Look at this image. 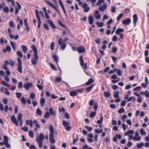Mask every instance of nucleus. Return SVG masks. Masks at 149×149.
Returning <instances> with one entry per match:
<instances>
[{
  "instance_id": "f257e3e1",
  "label": "nucleus",
  "mask_w": 149,
  "mask_h": 149,
  "mask_svg": "<svg viewBox=\"0 0 149 149\" xmlns=\"http://www.w3.org/2000/svg\"><path fill=\"white\" fill-rule=\"evenodd\" d=\"M31 48L34 52V58H32L31 60L32 63L33 65L36 64V63L38 61V55L37 49L34 45L31 46Z\"/></svg>"
},
{
  "instance_id": "f03ea898",
  "label": "nucleus",
  "mask_w": 149,
  "mask_h": 149,
  "mask_svg": "<svg viewBox=\"0 0 149 149\" xmlns=\"http://www.w3.org/2000/svg\"><path fill=\"white\" fill-rule=\"evenodd\" d=\"M49 129L50 132L49 134L50 141L51 143L53 144L55 142V140L54 138V131L53 126L52 125H50L49 126Z\"/></svg>"
},
{
  "instance_id": "7ed1b4c3",
  "label": "nucleus",
  "mask_w": 149,
  "mask_h": 149,
  "mask_svg": "<svg viewBox=\"0 0 149 149\" xmlns=\"http://www.w3.org/2000/svg\"><path fill=\"white\" fill-rule=\"evenodd\" d=\"M44 139V136L42 133H40L39 136L36 137V141L39 144V146L40 148H41L43 146L42 140Z\"/></svg>"
},
{
  "instance_id": "20e7f679",
  "label": "nucleus",
  "mask_w": 149,
  "mask_h": 149,
  "mask_svg": "<svg viewBox=\"0 0 149 149\" xmlns=\"http://www.w3.org/2000/svg\"><path fill=\"white\" fill-rule=\"evenodd\" d=\"M58 44L59 45H61L60 47L63 50H64L66 47L65 43L63 41L62 38H60L58 40Z\"/></svg>"
},
{
  "instance_id": "39448f33",
  "label": "nucleus",
  "mask_w": 149,
  "mask_h": 149,
  "mask_svg": "<svg viewBox=\"0 0 149 149\" xmlns=\"http://www.w3.org/2000/svg\"><path fill=\"white\" fill-rule=\"evenodd\" d=\"M17 61L18 63V66L17 70L20 73H22V63L21 60L19 58H17Z\"/></svg>"
},
{
  "instance_id": "423d86ee",
  "label": "nucleus",
  "mask_w": 149,
  "mask_h": 149,
  "mask_svg": "<svg viewBox=\"0 0 149 149\" xmlns=\"http://www.w3.org/2000/svg\"><path fill=\"white\" fill-rule=\"evenodd\" d=\"M45 1L48 5L55 9L58 13H59V12L58 9V6L57 5L55 6L54 4L47 1Z\"/></svg>"
},
{
  "instance_id": "0eeeda50",
  "label": "nucleus",
  "mask_w": 149,
  "mask_h": 149,
  "mask_svg": "<svg viewBox=\"0 0 149 149\" xmlns=\"http://www.w3.org/2000/svg\"><path fill=\"white\" fill-rule=\"evenodd\" d=\"M80 65L83 69L86 70L87 68V63H84V61L83 60V57L81 56L80 58Z\"/></svg>"
},
{
  "instance_id": "6e6552de",
  "label": "nucleus",
  "mask_w": 149,
  "mask_h": 149,
  "mask_svg": "<svg viewBox=\"0 0 149 149\" xmlns=\"http://www.w3.org/2000/svg\"><path fill=\"white\" fill-rule=\"evenodd\" d=\"M35 11L36 16L38 19V28H39L40 27L41 25V21L40 19V16H39V15L38 10L37 9H36Z\"/></svg>"
},
{
  "instance_id": "1a4fd4ad",
  "label": "nucleus",
  "mask_w": 149,
  "mask_h": 149,
  "mask_svg": "<svg viewBox=\"0 0 149 149\" xmlns=\"http://www.w3.org/2000/svg\"><path fill=\"white\" fill-rule=\"evenodd\" d=\"M88 6V4L86 3H84L82 5V7L84 9V11L85 13H87L89 10L90 7Z\"/></svg>"
},
{
  "instance_id": "9d476101",
  "label": "nucleus",
  "mask_w": 149,
  "mask_h": 149,
  "mask_svg": "<svg viewBox=\"0 0 149 149\" xmlns=\"http://www.w3.org/2000/svg\"><path fill=\"white\" fill-rule=\"evenodd\" d=\"M94 17L97 19H100L101 15L100 14V12L98 10H96L95 11Z\"/></svg>"
},
{
  "instance_id": "9b49d317",
  "label": "nucleus",
  "mask_w": 149,
  "mask_h": 149,
  "mask_svg": "<svg viewBox=\"0 0 149 149\" xmlns=\"http://www.w3.org/2000/svg\"><path fill=\"white\" fill-rule=\"evenodd\" d=\"M16 3L17 6H16L15 7V14H17L19 10L21 9V7L19 3L17 2H16Z\"/></svg>"
},
{
  "instance_id": "f8f14e48",
  "label": "nucleus",
  "mask_w": 149,
  "mask_h": 149,
  "mask_svg": "<svg viewBox=\"0 0 149 149\" xmlns=\"http://www.w3.org/2000/svg\"><path fill=\"white\" fill-rule=\"evenodd\" d=\"M11 119L12 122L15 124L17 126L18 125V123L15 116L14 115L12 116L11 117Z\"/></svg>"
},
{
  "instance_id": "ddd939ff",
  "label": "nucleus",
  "mask_w": 149,
  "mask_h": 149,
  "mask_svg": "<svg viewBox=\"0 0 149 149\" xmlns=\"http://www.w3.org/2000/svg\"><path fill=\"white\" fill-rule=\"evenodd\" d=\"M107 8V5L106 3L104 4L103 6H100L99 7V9L101 12H104Z\"/></svg>"
},
{
  "instance_id": "4468645a",
  "label": "nucleus",
  "mask_w": 149,
  "mask_h": 149,
  "mask_svg": "<svg viewBox=\"0 0 149 149\" xmlns=\"http://www.w3.org/2000/svg\"><path fill=\"white\" fill-rule=\"evenodd\" d=\"M32 86L31 83L26 82L24 84V87L26 89L29 90L30 87H32Z\"/></svg>"
},
{
  "instance_id": "2eb2a0df",
  "label": "nucleus",
  "mask_w": 149,
  "mask_h": 149,
  "mask_svg": "<svg viewBox=\"0 0 149 149\" xmlns=\"http://www.w3.org/2000/svg\"><path fill=\"white\" fill-rule=\"evenodd\" d=\"M133 19L134 26H135L138 19V18L136 14H135L133 15Z\"/></svg>"
},
{
  "instance_id": "dca6fc26",
  "label": "nucleus",
  "mask_w": 149,
  "mask_h": 149,
  "mask_svg": "<svg viewBox=\"0 0 149 149\" xmlns=\"http://www.w3.org/2000/svg\"><path fill=\"white\" fill-rule=\"evenodd\" d=\"M131 22V20L130 19L128 18L127 19L124 20L123 21V23L125 25H127L129 24Z\"/></svg>"
},
{
  "instance_id": "f3484780",
  "label": "nucleus",
  "mask_w": 149,
  "mask_h": 149,
  "mask_svg": "<svg viewBox=\"0 0 149 149\" xmlns=\"http://www.w3.org/2000/svg\"><path fill=\"white\" fill-rule=\"evenodd\" d=\"M47 22L50 24V25L52 28L54 29L56 28V27L55 26L53 22L52 21L49 20H47Z\"/></svg>"
},
{
  "instance_id": "a211bd4d",
  "label": "nucleus",
  "mask_w": 149,
  "mask_h": 149,
  "mask_svg": "<svg viewBox=\"0 0 149 149\" xmlns=\"http://www.w3.org/2000/svg\"><path fill=\"white\" fill-rule=\"evenodd\" d=\"M77 50L79 53H82L84 52L85 49L84 47H80L77 48Z\"/></svg>"
},
{
  "instance_id": "6ab92c4d",
  "label": "nucleus",
  "mask_w": 149,
  "mask_h": 149,
  "mask_svg": "<svg viewBox=\"0 0 149 149\" xmlns=\"http://www.w3.org/2000/svg\"><path fill=\"white\" fill-rule=\"evenodd\" d=\"M58 2H59V4H60V6L62 7V8L63 10V11L65 14H66V11H65V10L64 6V5H63V3H62V1L61 0H59V1H58Z\"/></svg>"
},
{
  "instance_id": "aec40b11",
  "label": "nucleus",
  "mask_w": 149,
  "mask_h": 149,
  "mask_svg": "<svg viewBox=\"0 0 149 149\" xmlns=\"http://www.w3.org/2000/svg\"><path fill=\"white\" fill-rule=\"evenodd\" d=\"M10 44L14 50L15 51L16 49V45L12 41H10Z\"/></svg>"
},
{
  "instance_id": "412c9836",
  "label": "nucleus",
  "mask_w": 149,
  "mask_h": 149,
  "mask_svg": "<svg viewBox=\"0 0 149 149\" xmlns=\"http://www.w3.org/2000/svg\"><path fill=\"white\" fill-rule=\"evenodd\" d=\"M124 31V29L123 28H118L116 30V32L117 34L119 35L121 32H123Z\"/></svg>"
},
{
  "instance_id": "4be33fe9",
  "label": "nucleus",
  "mask_w": 149,
  "mask_h": 149,
  "mask_svg": "<svg viewBox=\"0 0 149 149\" xmlns=\"http://www.w3.org/2000/svg\"><path fill=\"white\" fill-rule=\"evenodd\" d=\"M49 111L50 114L52 116H55L56 115L55 112L54 111L52 108H50L49 109Z\"/></svg>"
},
{
  "instance_id": "5701e85b",
  "label": "nucleus",
  "mask_w": 149,
  "mask_h": 149,
  "mask_svg": "<svg viewBox=\"0 0 149 149\" xmlns=\"http://www.w3.org/2000/svg\"><path fill=\"white\" fill-rule=\"evenodd\" d=\"M89 23L90 24H92L94 22V19L92 15H90L89 18Z\"/></svg>"
},
{
  "instance_id": "b1692460",
  "label": "nucleus",
  "mask_w": 149,
  "mask_h": 149,
  "mask_svg": "<svg viewBox=\"0 0 149 149\" xmlns=\"http://www.w3.org/2000/svg\"><path fill=\"white\" fill-rule=\"evenodd\" d=\"M77 92L76 91H72L70 92V95L71 96L74 97L75 96L77 95Z\"/></svg>"
},
{
  "instance_id": "393cba45",
  "label": "nucleus",
  "mask_w": 149,
  "mask_h": 149,
  "mask_svg": "<svg viewBox=\"0 0 149 149\" xmlns=\"http://www.w3.org/2000/svg\"><path fill=\"white\" fill-rule=\"evenodd\" d=\"M134 131L133 130H128L127 132H125V136H127L130 134H134Z\"/></svg>"
},
{
  "instance_id": "a878e982",
  "label": "nucleus",
  "mask_w": 149,
  "mask_h": 149,
  "mask_svg": "<svg viewBox=\"0 0 149 149\" xmlns=\"http://www.w3.org/2000/svg\"><path fill=\"white\" fill-rule=\"evenodd\" d=\"M22 50L24 52V53H26V51L27 50V47L24 45H22Z\"/></svg>"
},
{
  "instance_id": "bb28decb",
  "label": "nucleus",
  "mask_w": 149,
  "mask_h": 149,
  "mask_svg": "<svg viewBox=\"0 0 149 149\" xmlns=\"http://www.w3.org/2000/svg\"><path fill=\"white\" fill-rule=\"evenodd\" d=\"M36 112L37 114L39 116H40L42 114V112L39 108H37L36 109Z\"/></svg>"
},
{
  "instance_id": "cd10ccee",
  "label": "nucleus",
  "mask_w": 149,
  "mask_h": 149,
  "mask_svg": "<svg viewBox=\"0 0 149 149\" xmlns=\"http://www.w3.org/2000/svg\"><path fill=\"white\" fill-rule=\"evenodd\" d=\"M8 32L9 33V36L10 38L11 39H13L14 38L13 35L11 34V31L10 29H8Z\"/></svg>"
},
{
  "instance_id": "c85d7f7f",
  "label": "nucleus",
  "mask_w": 149,
  "mask_h": 149,
  "mask_svg": "<svg viewBox=\"0 0 149 149\" xmlns=\"http://www.w3.org/2000/svg\"><path fill=\"white\" fill-rule=\"evenodd\" d=\"M53 58L54 60L56 62L57 65H58V57L55 55H54L53 56Z\"/></svg>"
},
{
  "instance_id": "c756f323",
  "label": "nucleus",
  "mask_w": 149,
  "mask_h": 149,
  "mask_svg": "<svg viewBox=\"0 0 149 149\" xmlns=\"http://www.w3.org/2000/svg\"><path fill=\"white\" fill-rule=\"evenodd\" d=\"M94 81L93 79H90L88 82L86 83L85 84L87 85H89L91 84Z\"/></svg>"
},
{
  "instance_id": "7c9ffc66",
  "label": "nucleus",
  "mask_w": 149,
  "mask_h": 149,
  "mask_svg": "<svg viewBox=\"0 0 149 149\" xmlns=\"http://www.w3.org/2000/svg\"><path fill=\"white\" fill-rule=\"evenodd\" d=\"M144 145V143L143 142H141L140 143L137 144V147L138 148H141Z\"/></svg>"
},
{
  "instance_id": "2f4dec72",
  "label": "nucleus",
  "mask_w": 149,
  "mask_h": 149,
  "mask_svg": "<svg viewBox=\"0 0 149 149\" xmlns=\"http://www.w3.org/2000/svg\"><path fill=\"white\" fill-rule=\"evenodd\" d=\"M141 139L140 136H134V140L135 141H140Z\"/></svg>"
},
{
  "instance_id": "473e14b6",
  "label": "nucleus",
  "mask_w": 149,
  "mask_h": 149,
  "mask_svg": "<svg viewBox=\"0 0 149 149\" xmlns=\"http://www.w3.org/2000/svg\"><path fill=\"white\" fill-rule=\"evenodd\" d=\"M43 84V82H41V85L39 84H37V86L38 87V88H39V90L40 91H42L43 89V87L41 85H42Z\"/></svg>"
},
{
  "instance_id": "72a5a7b5",
  "label": "nucleus",
  "mask_w": 149,
  "mask_h": 149,
  "mask_svg": "<svg viewBox=\"0 0 149 149\" xmlns=\"http://www.w3.org/2000/svg\"><path fill=\"white\" fill-rule=\"evenodd\" d=\"M96 113L95 112L92 111L91 112L90 114V117L91 118H93L96 115Z\"/></svg>"
},
{
  "instance_id": "f704fd0d",
  "label": "nucleus",
  "mask_w": 149,
  "mask_h": 149,
  "mask_svg": "<svg viewBox=\"0 0 149 149\" xmlns=\"http://www.w3.org/2000/svg\"><path fill=\"white\" fill-rule=\"evenodd\" d=\"M45 102V100L44 98H42L40 99V103L41 105L43 106Z\"/></svg>"
},
{
  "instance_id": "c9c22d12",
  "label": "nucleus",
  "mask_w": 149,
  "mask_h": 149,
  "mask_svg": "<svg viewBox=\"0 0 149 149\" xmlns=\"http://www.w3.org/2000/svg\"><path fill=\"white\" fill-rule=\"evenodd\" d=\"M103 119V118L102 116L100 118V119L99 120H98L97 121V123L100 125L102 123V121Z\"/></svg>"
},
{
  "instance_id": "e433bc0d",
  "label": "nucleus",
  "mask_w": 149,
  "mask_h": 149,
  "mask_svg": "<svg viewBox=\"0 0 149 149\" xmlns=\"http://www.w3.org/2000/svg\"><path fill=\"white\" fill-rule=\"evenodd\" d=\"M140 132L142 135H145L146 134V133L144 131L143 128H141V129Z\"/></svg>"
},
{
  "instance_id": "4c0bfd02",
  "label": "nucleus",
  "mask_w": 149,
  "mask_h": 149,
  "mask_svg": "<svg viewBox=\"0 0 149 149\" xmlns=\"http://www.w3.org/2000/svg\"><path fill=\"white\" fill-rule=\"evenodd\" d=\"M62 123L63 125L65 127L67 126L70 124V123L69 122H67L65 120H64L63 121Z\"/></svg>"
},
{
  "instance_id": "58836bf2",
  "label": "nucleus",
  "mask_w": 149,
  "mask_h": 149,
  "mask_svg": "<svg viewBox=\"0 0 149 149\" xmlns=\"http://www.w3.org/2000/svg\"><path fill=\"white\" fill-rule=\"evenodd\" d=\"M3 139L4 140V141H3L4 144L8 142V139L7 136H6L5 135L4 136Z\"/></svg>"
},
{
  "instance_id": "ea45409f",
  "label": "nucleus",
  "mask_w": 149,
  "mask_h": 149,
  "mask_svg": "<svg viewBox=\"0 0 149 149\" xmlns=\"http://www.w3.org/2000/svg\"><path fill=\"white\" fill-rule=\"evenodd\" d=\"M30 97L32 100H33L35 97V94L33 92H31L30 95Z\"/></svg>"
},
{
  "instance_id": "a19ab883",
  "label": "nucleus",
  "mask_w": 149,
  "mask_h": 149,
  "mask_svg": "<svg viewBox=\"0 0 149 149\" xmlns=\"http://www.w3.org/2000/svg\"><path fill=\"white\" fill-rule=\"evenodd\" d=\"M2 84H3V85L5 86H6L7 87H8L10 86V85L8 83L6 82L5 81H2Z\"/></svg>"
},
{
  "instance_id": "79ce46f5",
  "label": "nucleus",
  "mask_w": 149,
  "mask_h": 149,
  "mask_svg": "<svg viewBox=\"0 0 149 149\" xmlns=\"http://www.w3.org/2000/svg\"><path fill=\"white\" fill-rule=\"evenodd\" d=\"M94 86L93 85H91L90 87L86 88L85 90L88 92L90 91L93 88Z\"/></svg>"
},
{
  "instance_id": "37998d69",
  "label": "nucleus",
  "mask_w": 149,
  "mask_h": 149,
  "mask_svg": "<svg viewBox=\"0 0 149 149\" xmlns=\"http://www.w3.org/2000/svg\"><path fill=\"white\" fill-rule=\"evenodd\" d=\"M22 114L21 113H19L18 115L17 116V119L19 121H21L22 120Z\"/></svg>"
},
{
  "instance_id": "c03bdc74",
  "label": "nucleus",
  "mask_w": 149,
  "mask_h": 149,
  "mask_svg": "<svg viewBox=\"0 0 149 149\" xmlns=\"http://www.w3.org/2000/svg\"><path fill=\"white\" fill-rule=\"evenodd\" d=\"M50 116V114L48 112H46L45 113L44 118L46 119L48 118Z\"/></svg>"
},
{
  "instance_id": "a18cd8bd",
  "label": "nucleus",
  "mask_w": 149,
  "mask_h": 149,
  "mask_svg": "<svg viewBox=\"0 0 149 149\" xmlns=\"http://www.w3.org/2000/svg\"><path fill=\"white\" fill-rule=\"evenodd\" d=\"M132 100H133V101L135 102L136 100V98L135 97H131L128 98V100L127 101V102H130Z\"/></svg>"
},
{
  "instance_id": "49530a36",
  "label": "nucleus",
  "mask_w": 149,
  "mask_h": 149,
  "mask_svg": "<svg viewBox=\"0 0 149 149\" xmlns=\"http://www.w3.org/2000/svg\"><path fill=\"white\" fill-rule=\"evenodd\" d=\"M3 11L5 13H8L9 12V9L8 7L7 6L3 8Z\"/></svg>"
},
{
  "instance_id": "de8ad7c7",
  "label": "nucleus",
  "mask_w": 149,
  "mask_h": 149,
  "mask_svg": "<svg viewBox=\"0 0 149 149\" xmlns=\"http://www.w3.org/2000/svg\"><path fill=\"white\" fill-rule=\"evenodd\" d=\"M21 101L22 103L24 104H25L26 103V100L25 98L24 97H22L21 99Z\"/></svg>"
},
{
  "instance_id": "09e8293b",
  "label": "nucleus",
  "mask_w": 149,
  "mask_h": 149,
  "mask_svg": "<svg viewBox=\"0 0 149 149\" xmlns=\"http://www.w3.org/2000/svg\"><path fill=\"white\" fill-rule=\"evenodd\" d=\"M16 97L19 99H20L22 95V94L20 93H15Z\"/></svg>"
},
{
  "instance_id": "8fccbe9b",
  "label": "nucleus",
  "mask_w": 149,
  "mask_h": 149,
  "mask_svg": "<svg viewBox=\"0 0 149 149\" xmlns=\"http://www.w3.org/2000/svg\"><path fill=\"white\" fill-rule=\"evenodd\" d=\"M55 43L54 42H52L50 45V48L52 50H53L54 48Z\"/></svg>"
},
{
  "instance_id": "3c124183",
  "label": "nucleus",
  "mask_w": 149,
  "mask_h": 149,
  "mask_svg": "<svg viewBox=\"0 0 149 149\" xmlns=\"http://www.w3.org/2000/svg\"><path fill=\"white\" fill-rule=\"evenodd\" d=\"M3 88L4 90V93L7 95H9L10 93L8 90L5 87H4Z\"/></svg>"
},
{
  "instance_id": "603ef678",
  "label": "nucleus",
  "mask_w": 149,
  "mask_h": 149,
  "mask_svg": "<svg viewBox=\"0 0 149 149\" xmlns=\"http://www.w3.org/2000/svg\"><path fill=\"white\" fill-rule=\"evenodd\" d=\"M123 13H120L119 16H118V17L117 18V20L118 21H119L120 19H121V18L123 17Z\"/></svg>"
},
{
  "instance_id": "864d4df0",
  "label": "nucleus",
  "mask_w": 149,
  "mask_h": 149,
  "mask_svg": "<svg viewBox=\"0 0 149 149\" xmlns=\"http://www.w3.org/2000/svg\"><path fill=\"white\" fill-rule=\"evenodd\" d=\"M119 92H116L114 95V97L116 98H117L119 97Z\"/></svg>"
},
{
  "instance_id": "5fc2aeb1",
  "label": "nucleus",
  "mask_w": 149,
  "mask_h": 149,
  "mask_svg": "<svg viewBox=\"0 0 149 149\" xmlns=\"http://www.w3.org/2000/svg\"><path fill=\"white\" fill-rule=\"evenodd\" d=\"M96 133L97 134H100L102 133L103 132V130L102 129L99 130L98 129H96L95 130Z\"/></svg>"
},
{
  "instance_id": "6e6d98bb",
  "label": "nucleus",
  "mask_w": 149,
  "mask_h": 149,
  "mask_svg": "<svg viewBox=\"0 0 149 149\" xmlns=\"http://www.w3.org/2000/svg\"><path fill=\"white\" fill-rule=\"evenodd\" d=\"M17 55L20 58H22V53L20 51H18L17 52Z\"/></svg>"
},
{
  "instance_id": "4d7b16f0",
  "label": "nucleus",
  "mask_w": 149,
  "mask_h": 149,
  "mask_svg": "<svg viewBox=\"0 0 149 149\" xmlns=\"http://www.w3.org/2000/svg\"><path fill=\"white\" fill-rule=\"evenodd\" d=\"M125 110L123 108H122L118 110V113H121L124 112Z\"/></svg>"
},
{
  "instance_id": "13d9d810",
  "label": "nucleus",
  "mask_w": 149,
  "mask_h": 149,
  "mask_svg": "<svg viewBox=\"0 0 149 149\" xmlns=\"http://www.w3.org/2000/svg\"><path fill=\"white\" fill-rule=\"evenodd\" d=\"M96 24L98 25V26L99 27H102L104 25V23L102 22H97Z\"/></svg>"
},
{
  "instance_id": "bf43d9fd",
  "label": "nucleus",
  "mask_w": 149,
  "mask_h": 149,
  "mask_svg": "<svg viewBox=\"0 0 149 149\" xmlns=\"http://www.w3.org/2000/svg\"><path fill=\"white\" fill-rule=\"evenodd\" d=\"M29 134L31 137L33 138V133L32 131H30L29 132Z\"/></svg>"
},
{
  "instance_id": "052dcab7",
  "label": "nucleus",
  "mask_w": 149,
  "mask_h": 149,
  "mask_svg": "<svg viewBox=\"0 0 149 149\" xmlns=\"http://www.w3.org/2000/svg\"><path fill=\"white\" fill-rule=\"evenodd\" d=\"M50 66L54 70H56V69L55 66L53 65V64H52L51 63H49Z\"/></svg>"
},
{
  "instance_id": "680f3d73",
  "label": "nucleus",
  "mask_w": 149,
  "mask_h": 149,
  "mask_svg": "<svg viewBox=\"0 0 149 149\" xmlns=\"http://www.w3.org/2000/svg\"><path fill=\"white\" fill-rule=\"evenodd\" d=\"M9 25L11 27H14V22L13 21H10L9 22Z\"/></svg>"
},
{
  "instance_id": "e2e57ef3",
  "label": "nucleus",
  "mask_w": 149,
  "mask_h": 149,
  "mask_svg": "<svg viewBox=\"0 0 149 149\" xmlns=\"http://www.w3.org/2000/svg\"><path fill=\"white\" fill-rule=\"evenodd\" d=\"M21 129L25 132H27L28 131V128L27 127L24 126L21 128Z\"/></svg>"
},
{
  "instance_id": "0e129e2a",
  "label": "nucleus",
  "mask_w": 149,
  "mask_h": 149,
  "mask_svg": "<svg viewBox=\"0 0 149 149\" xmlns=\"http://www.w3.org/2000/svg\"><path fill=\"white\" fill-rule=\"evenodd\" d=\"M59 110L60 112H62L63 113H64L65 111V109L63 107L59 108Z\"/></svg>"
},
{
  "instance_id": "69168bd1",
  "label": "nucleus",
  "mask_w": 149,
  "mask_h": 149,
  "mask_svg": "<svg viewBox=\"0 0 149 149\" xmlns=\"http://www.w3.org/2000/svg\"><path fill=\"white\" fill-rule=\"evenodd\" d=\"M23 87L22 83L21 82H19L18 83V88H22Z\"/></svg>"
},
{
  "instance_id": "338daca9",
  "label": "nucleus",
  "mask_w": 149,
  "mask_h": 149,
  "mask_svg": "<svg viewBox=\"0 0 149 149\" xmlns=\"http://www.w3.org/2000/svg\"><path fill=\"white\" fill-rule=\"evenodd\" d=\"M104 95L107 97H108L110 96L111 95V94L109 93L108 92H105L104 93Z\"/></svg>"
},
{
  "instance_id": "774afa93",
  "label": "nucleus",
  "mask_w": 149,
  "mask_h": 149,
  "mask_svg": "<svg viewBox=\"0 0 149 149\" xmlns=\"http://www.w3.org/2000/svg\"><path fill=\"white\" fill-rule=\"evenodd\" d=\"M145 95L146 97H149V93L147 91H146L145 92Z\"/></svg>"
}]
</instances>
